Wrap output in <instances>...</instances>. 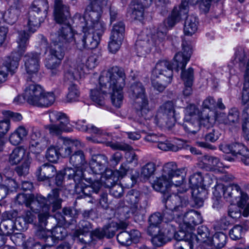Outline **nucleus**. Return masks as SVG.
<instances>
[{
  "label": "nucleus",
  "instance_id": "f704fd0d",
  "mask_svg": "<svg viewBox=\"0 0 249 249\" xmlns=\"http://www.w3.org/2000/svg\"><path fill=\"white\" fill-rule=\"evenodd\" d=\"M28 132V130L24 127L19 126L10 135V142L14 145L19 144L26 138Z\"/></svg>",
  "mask_w": 249,
  "mask_h": 249
},
{
  "label": "nucleus",
  "instance_id": "79ce46f5",
  "mask_svg": "<svg viewBox=\"0 0 249 249\" xmlns=\"http://www.w3.org/2000/svg\"><path fill=\"white\" fill-rule=\"evenodd\" d=\"M196 237L198 241L209 244L211 242V236L209 229L206 226L202 225L199 226L197 229L196 235H193Z\"/></svg>",
  "mask_w": 249,
  "mask_h": 249
},
{
  "label": "nucleus",
  "instance_id": "c756f323",
  "mask_svg": "<svg viewBox=\"0 0 249 249\" xmlns=\"http://www.w3.org/2000/svg\"><path fill=\"white\" fill-rule=\"evenodd\" d=\"M128 12L132 18L141 21L143 19L144 16L143 6L138 1L133 0L129 5Z\"/></svg>",
  "mask_w": 249,
  "mask_h": 249
},
{
  "label": "nucleus",
  "instance_id": "aec40b11",
  "mask_svg": "<svg viewBox=\"0 0 249 249\" xmlns=\"http://www.w3.org/2000/svg\"><path fill=\"white\" fill-rule=\"evenodd\" d=\"M84 64L71 62L65 68V78L69 80H76L81 77L83 72Z\"/></svg>",
  "mask_w": 249,
  "mask_h": 249
},
{
  "label": "nucleus",
  "instance_id": "6ab92c4d",
  "mask_svg": "<svg viewBox=\"0 0 249 249\" xmlns=\"http://www.w3.org/2000/svg\"><path fill=\"white\" fill-rule=\"evenodd\" d=\"M217 185H221L222 189L221 193L226 201H229L231 204L235 203L239 197V193L241 188L239 185L236 183L231 184L228 186H225L222 183H217Z\"/></svg>",
  "mask_w": 249,
  "mask_h": 249
},
{
  "label": "nucleus",
  "instance_id": "69168bd1",
  "mask_svg": "<svg viewBox=\"0 0 249 249\" xmlns=\"http://www.w3.org/2000/svg\"><path fill=\"white\" fill-rule=\"evenodd\" d=\"M176 212L170 210L165 207V209L163 210L162 214H161V217L162 221L165 223L171 222L176 218L181 219L182 218H179L176 214Z\"/></svg>",
  "mask_w": 249,
  "mask_h": 249
},
{
  "label": "nucleus",
  "instance_id": "0e129e2a",
  "mask_svg": "<svg viewBox=\"0 0 249 249\" xmlns=\"http://www.w3.org/2000/svg\"><path fill=\"white\" fill-rule=\"evenodd\" d=\"M44 212L38 214L39 228H45L47 224V219L50 216V209L48 207L44 208Z\"/></svg>",
  "mask_w": 249,
  "mask_h": 249
},
{
  "label": "nucleus",
  "instance_id": "f3484780",
  "mask_svg": "<svg viewBox=\"0 0 249 249\" xmlns=\"http://www.w3.org/2000/svg\"><path fill=\"white\" fill-rule=\"evenodd\" d=\"M40 53L34 52L29 53L24 56L25 66L27 72L30 75H33L30 80H36L35 76H36L40 65Z\"/></svg>",
  "mask_w": 249,
  "mask_h": 249
},
{
  "label": "nucleus",
  "instance_id": "393cba45",
  "mask_svg": "<svg viewBox=\"0 0 249 249\" xmlns=\"http://www.w3.org/2000/svg\"><path fill=\"white\" fill-rule=\"evenodd\" d=\"M239 112L237 108H231L228 115L220 113L216 117L218 122L226 125L235 124L239 121Z\"/></svg>",
  "mask_w": 249,
  "mask_h": 249
},
{
  "label": "nucleus",
  "instance_id": "a19ab883",
  "mask_svg": "<svg viewBox=\"0 0 249 249\" xmlns=\"http://www.w3.org/2000/svg\"><path fill=\"white\" fill-rule=\"evenodd\" d=\"M72 33V41L70 43L69 47L75 45L76 47L79 50L83 51L86 50L85 45V32L82 34L75 33L74 31L71 28Z\"/></svg>",
  "mask_w": 249,
  "mask_h": 249
},
{
  "label": "nucleus",
  "instance_id": "a211bd4d",
  "mask_svg": "<svg viewBox=\"0 0 249 249\" xmlns=\"http://www.w3.org/2000/svg\"><path fill=\"white\" fill-rule=\"evenodd\" d=\"M43 89L41 86L36 84L34 82L28 83L24 89L23 98L28 103L35 106L37 100L43 93Z\"/></svg>",
  "mask_w": 249,
  "mask_h": 249
},
{
  "label": "nucleus",
  "instance_id": "ddd939ff",
  "mask_svg": "<svg viewBox=\"0 0 249 249\" xmlns=\"http://www.w3.org/2000/svg\"><path fill=\"white\" fill-rule=\"evenodd\" d=\"M50 122L57 123L48 125L50 133L53 135H59L62 131H68L69 120L67 115L60 112L52 111L49 113Z\"/></svg>",
  "mask_w": 249,
  "mask_h": 249
},
{
  "label": "nucleus",
  "instance_id": "9b49d317",
  "mask_svg": "<svg viewBox=\"0 0 249 249\" xmlns=\"http://www.w3.org/2000/svg\"><path fill=\"white\" fill-rule=\"evenodd\" d=\"M162 202L165 207L170 210L176 212V214L179 218H182L188 204V197L180 193V195L172 194L168 195L163 193Z\"/></svg>",
  "mask_w": 249,
  "mask_h": 249
},
{
  "label": "nucleus",
  "instance_id": "ea45409f",
  "mask_svg": "<svg viewBox=\"0 0 249 249\" xmlns=\"http://www.w3.org/2000/svg\"><path fill=\"white\" fill-rule=\"evenodd\" d=\"M55 101L54 95L53 92H45L43 89V93L39 97L35 106L38 107H48L53 104Z\"/></svg>",
  "mask_w": 249,
  "mask_h": 249
},
{
  "label": "nucleus",
  "instance_id": "5fc2aeb1",
  "mask_svg": "<svg viewBox=\"0 0 249 249\" xmlns=\"http://www.w3.org/2000/svg\"><path fill=\"white\" fill-rule=\"evenodd\" d=\"M17 186L16 182L13 179H8L6 185H0V200L5 198L10 190L15 189Z\"/></svg>",
  "mask_w": 249,
  "mask_h": 249
},
{
  "label": "nucleus",
  "instance_id": "a18cd8bd",
  "mask_svg": "<svg viewBox=\"0 0 249 249\" xmlns=\"http://www.w3.org/2000/svg\"><path fill=\"white\" fill-rule=\"evenodd\" d=\"M48 145V141L47 139H42L38 142H30L29 150L35 154H39L44 150Z\"/></svg>",
  "mask_w": 249,
  "mask_h": 249
},
{
  "label": "nucleus",
  "instance_id": "f03ea898",
  "mask_svg": "<svg viewBox=\"0 0 249 249\" xmlns=\"http://www.w3.org/2000/svg\"><path fill=\"white\" fill-rule=\"evenodd\" d=\"M182 52H178L174 56L176 64H172L168 61L163 60L159 61L152 71L151 82L153 88L162 92L169 84L172 80L173 69L183 70L189 61L192 50L190 45L185 41L182 43Z\"/></svg>",
  "mask_w": 249,
  "mask_h": 249
},
{
  "label": "nucleus",
  "instance_id": "864d4df0",
  "mask_svg": "<svg viewBox=\"0 0 249 249\" xmlns=\"http://www.w3.org/2000/svg\"><path fill=\"white\" fill-rule=\"evenodd\" d=\"M203 176L201 172H196L192 175L189 179L190 187L192 189H197L202 186Z\"/></svg>",
  "mask_w": 249,
  "mask_h": 249
},
{
  "label": "nucleus",
  "instance_id": "2eb2a0df",
  "mask_svg": "<svg viewBox=\"0 0 249 249\" xmlns=\"http://www.w3.org/2000/svg\"><path fill=\"white\" fill-rule=\"evenodd\" d=\"M57 37L56 33L51 35L53 45L50 47L48 46L47 39L42 37L41 39V46L45 49V53L48 49H49V55L62 60L65 55L64 48L69 47V44L72 41L73 38H72L71 40L69 42H64L61 41H57L56 39Z\"/></svg>",
  "mask_w": 249,
  "mask_h": 249
},
{
  "label": "nucleus",
  "instance_id": "473e14b6",
  "mask_svg": "<svg viewBox=\"0 0 249 249\" xmlns=\"http://www.w3.org/2000/svg\"><path fill=\"white\" fill-rule=\"evenodd\" d=\"M129 167L126 162L122 163L119 169L118 170H112L113 173L109 176V178L107 179L106 183L109 186L111 185V183L114 181H118L119 178H122L124 177L129 170Z\"/></svg>",
  "mask_w": 249,
  "mask_h": 249
},
{
  "label": "nucleus",
  "instance_id": "f8f14e48",
  "mask_svg": "<svg viewBox=\"0 0 249 249\" xmlns=\"http://www.w3.org/2000/svg\"><path fill=\"white\" fill-rule=\"evenodd\" d=\"M175 105L172 101H167L162 104L157 112L155 120L160 127L172 128L175 124Z\"/></svg>",
  "mask_w": 249,
  "mask_h": 249
},
{
  "label": "nucleus",
  "instance_id": "de8ad7c7",
  "mask_svg": "<svg viewBox=\"0 0 249 249\" xmlns=\"http://www.w3.org/2000/svg\"><path fill=\"white\" fill-rule=\"evenodd\" d=\"M80 95L79 87L74 83H71L68 87L67 100L69 102H75L78 100Z\"/></svg>",
  "mask_w": 249,
  "mask_h": 249
},
{
  "label": "nucleus",
  "instance_id": "412c9836",
  "mask_svg": "<svg viewBox=\"0 0 249 249\" xmlns=\"http://www.w3.org/2000/svg\"><path fill=\"white\" fill-rule=\"evenodd\" d=\"M91 1L86 8L85 16L95 18L101 16L103 9L107 6L108 0H90Z\"/></svg>",
  "mask_w": 249,
  "mask_h": 249
},
{
  "label": "nucleus",
  "instance_id": "bb28decb",
  "mask_svg": "<svg viewBox=\"0 0 249 249\" xmlns=\"http://www.w3.org/2000/svg\"><path fill=\"white\" fill-rule=\"evenodd\" d=\"M181 219H183L184 223L190 229L202 222V218L200 213L197 211L193 210L186 213L185 212Z\"/></svg>",
  "mask_w": 249,
  "mask_h": 249
},
{
  "label": "nucleus",
  "instance_id": "4d7b16f0",
  "mask_svg": "<svg viewBox=\"0 0 249 249\" xmlns=\"http://www.w3.org/2000/svg\"><path fill=\"white\" fill-rule=\"evenodd\" d=\"M135 49L139 56H144L150 51V48L148 47V43L144 40H137L135 44Z\"/></svg>",
  "mask_w": 249,
  "mask_h": 249
},
{
  "label": "nucleus",
  "instance_id": "0eeeda50",
  "mask_svg": "<svg viewBox=\"0 0 249 249\" xmlns=\"http://www.w3.org/2000/svg\"><path fill=\"white\" fill-rule=\"evenodd\" d=\"M65 175L67 176L69 179H72L74 182L75 192L77 194H83L86 196H89L91 192L97 193L101 186L102 181L96 179L94 176L85 178L90 186L86 185L83 182V173L79 171L75 173L71 168H67L65 169Z\"/></svg>",
  "mask_w": 249,
  "mask_h": 249
},
{
  "label": "nucleus",
  "instance_id": "a878e982",
  "mask_svg": "<svg viewBox=\"0 0 249 249\" xmlns=\"http://www.w3.org/2000/svg\"><path fill=\"white\" fill-rule=\"evenodd\" d=\"M112 149L115 150H120L127 151L125 153V158L126 159V163L137 164L138 158L137 155L134 152H131L132 148L129 145L119 142L111 143L109 145Z\"/></svg>",
  "mask_w": 249,
  "mask_h": 249
},
{
  "label": "nucleus",
  "instance_id": "052dcab7",
  "mask_svg": "<svg viewBox=\"0 0 249 249\" xmlns=\"http://www.w3.org/2000/svg\"><path fill=\"white\" fill-rule=\"evenodd\" d=\"M14 221H6L0 222V231L5 235H9L15 231Z\"/></svg>",
  "mask_w": 249,
  "mask_h": 249
},
{
  "label": "nucleus",
  "instance_id": "6e6d98bb",
  "mask_svg": "<svg viewBox=\"0 0 249 249\" xmlns=\"http://www.w3.org/2000/svg\"><path fill=\"white\" fill-rule=\"evenodd\" d=\"M31 160L30 157H27L21 165L16 167L15 171L19 176H25L28 174Z\"/></svg>",
  "mask_w": 249,
  "mask_h": 249
},
{
  "label": "nucleus",
  "instance_id": "e2e57ef3",
  "mask_svg": "<svg viewBox=\"0 0 249 249\" xmlns=\"http://www.w3.org/2000/svg\"><path fill=\"white\" fill-rule=\"evenodd\" d=\"M46 157L48 160L52 162H55L59 158L58 149L54 146H50L46 153Z\"/></svg>",
  "mask_w": 249,
  "mask_h": 249
},
{
  "label": "nucleus",
  "instance_id": "1a4fd4ad",
  "mask_svg": "<svg viewBox=\"0 0 249 249\" xmlns=\"http://www.w3.org/2000/svg\"><path fill=\"white\" fill-rule=\"evenodd\" d=\"M187 3L182 1L178 6H175L170 15L164 20L163 25L159 27L156 35H154V38H157L159 42L162 41L166 37L168 28H172L178 22L182 16L187 14Z\"/></svg>",
  "mask_w": 249,
  "mask_h": 249
},
{
  "label": "nucleus",
  "instance_id": "2f4dec72",
  "mask_svg": "<svg viewBox=\"0 0 249 249\" xmlns=\"http://www.w3.org/2000/svg\"><path fill=\"white\" fill-rule=\"evenodd\" d=\"M49 4L47 0H35L30 7V15L31 18H34L35 14L37 11H40L39 14L42 16H47Z\"/></svg>",
  "mask_w": 249,
  "mask_h": 249
},
{
  "label": "nucleus",
  "instance_id": "5701e85b",
  "mask_svg": "<svg viewBox=\"0 0 249 249\" xmlns=\"http://www.w3.org/2000/svg\"><path fill=\"white\" fill-rule=\"evenodd\" d=\"M69 163L73 167L77 169L76 171L72 169L75 173H77L79 171H81V172H83V170L88 165L85 154L84 152L81 150L74 151V152L70 156Z\"/></svg>",
  "mask_w": 249,
  "mask_h": 249
},
{
  "label": "nucleus",
  "instance_id": "c85d7f7f",
  "mask_svg": "<svg viewBox=\"0 0 249 249\" xmlns=\"http://www.w3.org/2000/svg\"><path fill=\"white\" fill-rule=\"evenodd\" d=\"M20 13L19 9L15 6H11L4 13L0 11V23L3 21L9 24H13L17 21Z\"/></svg>",
  "mask_w": 249,
  "mask_h": 249
},
{
  "label": "nucleus",
  "instance_id": "09e8293b",
  "mask_svg": "<svg viewBox=\"0 0 249 249\" xmlns=\"http://www.w3.org/2000/svg\"><path fill=\"white\" fill-rule=\"evenodd\" d=\"M227 237L223 232H218L215 233L212 239H211V242L209 244H213L217 249H221L226 245Z\"/></svg>",
  "mask_w": 249,
  "mask_h": 249
},
{
  "label": "nucleus",
  "instance_id": "c9c22d12",
  "mask_svg": "<svg viewBox=\"0 0 249 249\" xmlns=\"http://www.w3.org/2000/svg\"><path fill=\"white\" fill-rule=\"evenodd\" d=\"M47 203L53 207V212L60 209L61 207L62 200L59 197V190L58 189H53L50 193L48 195Z\"/></svg>",
  "mask_w": 249,
  "mask_h": 249
},
{
  "label": "nucleus",
  "instance_id": "58836bf2",
  "mask_svg": "<svg viewBox=\"0 0 249 249\" xmlns=\"http://www.w3.org/2000/svg\"><path fill=\"white\" fill-rule=\"evenodd\" d=\"M61 59L48 55L45 61V66L51 71V75L54 76L59 73L58 68L61 62Z\"/></svg>",
  "mask_w": 249,
  "mask_h": 249
},
{
  "label": "nucleus",
  "instance_id": "b1692460",
  "mask_svg": "<svg viewBox=\"0 0 249 249\" xmlns=\"http://www.w3.org/2000/svg\"><path fill=\"white\" fill-rule=\"evenodd\" d=\"M56 173L55 167L49 163H45L38 167L36 172L37 180L40 181L49 180Z\"/></svg>",
  "mask_w": 249,
  "mask_h": 249
},
{
  "label": "nucleus",
  "instance_id": "423d86ee",
  "mask_svg": "<svg viewBox=\"0 0 249 249\" xmlns=\"http://www.w3.org/2000/svg\"><path fill=\"white\" fill-rule=\"evenodd\" d=\"M53 16L55 21L61 24L56 33L57 40L64 42L71 41L72 33L70 23L71 17L70 7L63 4L62 0H55Z\"/></svg>",
  "mask_w": 249,
  "mask_h": 249
},
{
  "label": "nucleus",
  "instance_id": "20e7f679",
  "mask_svg": "<svg viewBox=\"0 0 249 249\" xmlns=\"http://www.w3.org/2000/svg\"><path fill=\"white\" fill-rule=\"evenodd\" d=\"M186 172L185 168H178L175 162H168L163 166L161 176L155 180L153 187L157 191L164 193L173 185L175 186H181L182 190L180 188L178 191L180 193L186 192L188 189L183 187Z\"/></svg>",
  "mask_w": 249,
  "mask_h": 249
},
{
  "label": "nucleus",
  "instance_id": "4468645a",
  "mask_svg": "<svg viewBox=\"0 0 249 249\" xmlns=\"http://www.w3.org/2000/svg\"><path fill=\"white\" fill-rule=\"evenodd\" d=\"M219 148L225 153L236 156L245 165H249V150L244 144L222 143L219 145Z\"/></svg>",
  "mask_w": 249,
  "mask_h": 249
},
{
  "label": "nucleus",
  "instance_id": "bf43d9fd",
  "mask_svg": "<svg viewBox=\"0 0 249 249\" xmlns=\"http://www.w3.org/2000/svg\"><path fill=\"white\" fill-rule=\"evenodd\" d=\"M245 232V231L242 226L236 225L230 230L229 235L232 240H237L243 237Z\"/></svg>",
  "mask_w": 249,
  "mask_h": 249
},
{
  "label": "nucleus",
  "instance_id": "603ef678",
  "mask_svg": "<svg viewBox=\"0 0 249 249\" xmlns=\"http://www.w3.org/2000/svg\"><path fill=\"white\" fill-rule=\"evenodd\" d=\"M79 229L76 230L74 233V236H84L89 233L92 229L91 224L88 221L82 220L79 224Z\"/></svg>",
  "mask_w": 249,
  "mask_h": 249
},
{
  "label": "nucleus",
  "instance_id": "6e6552de",
  "mask_svg": "<svg viewBox=\"0 0 249 249\" xmlns=\"http://www.w3.org/2000/svg\"><path fill=\"white\" fill-rule=\"evenodd\" d=\"M127 93L129 98L133 102L137 114L145 119L148 118L147 114L149 112L148 100L142 83L136 82L131 84Z\"/></svg>",
  "mask_w": 249,
  "mask_h": 249
},
{
  "label": "nucleus",
  "instance_id": "7c9ffc66",
  "mask_svg": "<svg viewBox=\"0 0 249 249\" xmlns=\"http://www.w3.org/2000/svg\"><path fill=\"white\" fill-rule=\"evenodd\" d=\"M80 145V142L77 140H71L64 141L63 145L58 148L59 156L63 158L70 156L71 153L74 150V147H78Z\"/></svg>",
  "mask_w": 249,
  "mask_h": 249
},
{
  "label": "nucleus",
  "instance_id": "9d476101",
  "mask_svg": "<svg viewBox=\"0 0 249 249\" xmlns=\"http://www.w3.org/2000/svg\"><path fill=\"white\" fill-rule=\"evenodd\" d=\"M89 166L93 173L92 177L98 179L102 183V178L107 179L112 172V170L108 167L109 161L107 157L105 154H97L91 155L89 161Z\"/></svg>",
  "mask_w": 249,
  "mask_h": 249
},
{
  "label": "nucleus",
  "instance_id": "774afa93",
  "mask_svg": "<svg viewBox=\"0 0 249 249\" xmlns=\"http://www.w3.org/2000/svg\"><path fill=\"white\" fill-rule=\"evenodd\" d=\"M175 231V227L167 224L165 225L163 228L160 229L161 233L167 241L170 240L171 238L173 237Z\"/></svg>",
  "mask_w": 249,
  "mask_h": 249
},
{
  "label": "nucleus",
  "instance_id": "dca6fc26",
  "mask_svg": "<svg viewBox=\"0 0 249 249\" xmlns=\"http://www.w3.org/2000/svg\"><path fill=\"white\" fill-rule=\"evenodd\" d=\"M141 193L137 190L132 189L129 191L125 196V201L130 205V208L124 207L122 209L125 218L130 216V214L134 215L139 214L138 203L141 197Z\"/></svg>",
  "mask_w": 249,
  "mask_h": 249
},
{
  "label": "nucleus",
  "instance_id": "8fccbe9b",
  "mask_svg": "<svg viewBox=\"0 0 249 249\" xmlns=\"http://www.w3.org/2000/svg\"><path fill=\"white\" fill-rule=\"evenodd\" d=\"M106 181L107 179L103 182H104V185L106 188H109V193L111 196L116 198H120L123 196L124 188L121 185L116 183L117 181H114L109 186L106 183Z\"/></svg>",
  "mask_w": 249,
  "mask_h": 249
},
{
  "label": "nucleus",
  "instance_id": "39448f33",
  "mask_svg": "<svg viewBox=\"0 0 249 249\" xmlns=\"http://www.w3.org/2000/svg\"><path fill=\"white\" fill-rule=\"evenodd\" d=\"M30 37V33L25 31L18 32L17 39V52H12L9 56L6 57L2 64L0 65V83L7 80L9 72L13 74L18 69L21 57L26 50Z\"/></svg>",
  "mask_w": 249,
  "mask_h": 249
},
{
  "label": "nucleus",
  "instance_id": "cd10ccee",
  "mask_svg": "<svg viewBox=\"0 0 249 249\" xmlns=\"http://www.w3.org/2000/svg\"><path fill=\"white\" fill-rule=\"evenodd\" d=\"M40 11H38L35 14L34 18H31L30 10L28 13V19L26 20V30L29 33H33L40 26L41 22H43L47 16H42L39 14Z\"/></svg>",
  "mask_w": 249,
  "mask_h": 249
},
{
  "label": "nucleus",
  "instance_id": "4c0bfd02",
  "mask_svg": "<svg viewBox=\"0 0 249 249\" xmlns=\"http://www.w3.org/2000/svg\"><path fill=\"white\" fill-rule=\"evenodd\" d=\"M10 239L16 245L21 246L24 249H28L33 241L32 238H29L26 240L24 234L20 232L12 233Z\"/></svg>",
  "mask_w": 249,
  "mask_h": 249
},
{
  "label": "nucleus",
  "instance_id": "49530a36",
  "mask_svg": "<svg viewBox=\"0 0 249 249\" xmlns=\"http://www.w3.org/2000/svg\"><path fill=\"white\" fill-rule=\"evenodd\" d=\"M125 34V25L123 22H119L114 24L110 37L113 38L121 39L123 40Z\"/></svg>",
  "mask_w": 249,
  "mask_h": 249
},
{
  "label": "nucleus",
  "instance_id": "37998d69",
  "mask_svg": "<svg viewBox=\"0 0 249 249\" xmlns=\"http://www.w3.org/2000/svg\"><path fill=\"white\" fill-rule=\"evenodd\" d=\"M222 187L221 185L216 184L214 186V190L213 192V197H212L213 207L216 210L221 209L223 205L224 202L222 199L221 191Z\"/></svg>",
  "mask_w": 249,
  "mask_h": 249
},
{
  "label": "nucleus",
  "instance_id": "680f3d73",
  "mask_svg": "<svg viewBox=\"0 0 249 249\" xmlns=\"http://www.w3.org/2000/svg\"><path fill=\"white\" fill-rule=\"evenodd\" d=\"M181 77L184 84L193 85L194 79L193 69L189 68L187 70H182Z\"/></svg>",
  "mask_w": 249,
  "mask_h": 249
},
{
  "label": "nucleus",
  "instance_id": "e433bc0d",
  "mask_svg": "<svg viewBox=\"0 0 249 249\" xmlns=\"http://www.w3.org/2000/svg\"><path fill=\"white\" fill-rule=\"evenodd\" d=\"M198 20L196 17L188 16L184 23V33L185 35L191 36L194 34L197 29Z\"/></svg>",
  "mask_w": 249,
  "mask_h": 249
},
{
  "label": "nucleus",
  "instance_id": "7ed1b4c3",
  "mask_svg": "<svg viewBox=\"0 0 249 249\" xmlns=\"http://www.w3.org/2000/svg\"><path fill=\"white\" fill-rule=\"evenodd\" d=\"M101 16L95 18L82 16L76 13L73 17L76 27L85 32L86 49H93L98 45L101 37L106 30V24L100 19Z\"/></svg>",
  "mask_w": 249,
  "mask_h": 249
},
{
  "label": "nucleus",
  "instance_id": "338daca9",
  "mask_svg": "<svg viewBox=\"0 0 249 249\" xmlns=\"http://www.w3.org/2000/svg\"><path fill=\"white\" fill-rule=\"evenodd\" d=\"M156 170V165L153 162L147 163L142 170L141 175L147 179L153 175Z\"/></svg>",
  "mask_w": 249,
  "mask_h": 249
},
{
  "label": "nucleus",
  "instance_id": "13d9d810",
  "mask_svg": "<svg viewBox=\"0 0 249 249\" xmlns=\"http://www.w3.org/2000/svg\"><path fill=\"white\" fill-rule=\"evenodd\" d=\"M242 116L244 122L242 124L243 136L245 139L249 141V108L246 107L243 111Z\"/></svg>",
  "mask_w": 249,
  "mask_h": 249
},
{
  "label": "nucleus",
  "instance_id": "c03bdc74",
  "mask_svg": "<svg viewBox=\"0 0 249 249\" xmlns=\"http://www.w3.org/2000/svg\"><path fill=\"white\" fill-rule=\"evenodd\" d=\"M182 127L188 133L195 134L200 129L199 119L184 120Z\"/></svg>",
  "mask_w": 249,
  "mask_h": 249
},
{
  "label": "nucleus",
  "instance_id": "4be33fe9",
  "mask_svg": "<svg viewBox=\"0 0 249 249\" xmlns=\"http://www.w3.org/2000/svg\"><path fill=\"white\" fill-rule=\"evenodd\" d=\"M27 205L28 207L35 213L44 212L45 207H48L50 209V206L47 203L46 198L41 195H31L29 197V203H28Z\"/></svg>",
  "mask_w": 249,
  "mask_h": 249
},
{
  "label": "nucleus",
  "instance_id": "72a5a7b5",
  "mask_svg": "<svg viewBox=\"0 0 249 249\" xmlns=\"http://www.w3.org/2000/svg\"><path fill=\"white\" fill-rule=\"evenodd\" d=\"M27 157H29L28 153L26 149L21 146L15 148L10 155L9 162L12 164H17L21 160L24 161Z\"/></svg>",
  "mask_w": 249,
  "mask_h": 249
},
{
  "label": "nucleus",
  "instance_id": "f257e3e1",
  "mask_svg": "<svg viewBox=\"0 0 249 249\" xmlns=\"http://www.w3.org/2000/svg\"><path fill=\"white\" fill-rule=\"evenodd\" d=\"M126 75L123 68L114 66L102 72L99 79L101 91L98 89L90 91V98L96 104H104L105 96L108 89L112 104L120 107L124 99L123 89L125 85Z\"/></svg>",
  "mask_w": 249,
  "mask_h": 249
},
{
  "label": "nucleus",
  "instance_id": "3c124183",
  "mask_svg": "<svg viewBox=\"0 0 249 249\" xmlns=\"http://www.w3.org/2000/svg\"><path fill=\"white\" fill-rule=\"evenodd\" d=\"M185 116L184 120H191L192 119H199V109L194 104H190L186 107L184 111Z\"/></svg>",
  "mask_w": 249,
  "mask_h": 249
}]
</instances>
